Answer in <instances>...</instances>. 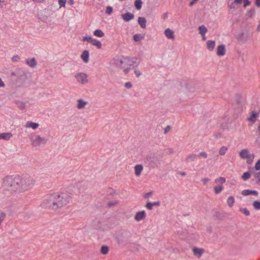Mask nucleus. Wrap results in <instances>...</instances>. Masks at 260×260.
<instances>
[{
	"mask_svg": "<svg viewBox=\"0 0 260 260\" xmlns=\"http://www.w3.org/2000/svg\"><path fill=\"white\" fill-rule=\"evenodd\" d=\"M197 156V155L196 154H191L186 157V161L187 162L194 161L196 159Z\"/></svg>",
	"mask_w": 260,
	"mask_h": 260,
	"instance_id": "obj_28",
	"label": "nucleus"
},
{
	"mask_svg": "<svg viewBox=\"0 0 260 260\" xmlns=\"http://www.w3.org/2000/svg\"><path fill=\"white\" fill-rule=\"evenodd\" d=\"M144 165L149 169H153L160 165V160L157 156L155 155H147L143 159Z\"/></svg>",
	"mask_w": 260,
	"mask_h": 260,
	"instance_id": "obj_3",
	"label": "nucleus"
},
{
	"mask_svg": "<svg viewBox=\"0 0 260 260\" xmlns=\"http://www.w3.org/2000/svg\"><path fill=\"white\" fill-rule=\"evenodd\" d=\"M89 51L87 50H85L83 51L81 58L85 63H87L89 61Z\"/></svg>",
	"mask_w": 260,
	"mask_h": 260,
	"instance_id": "obj_14",
	"label": "nucleus"
},
{
	"mask_svg": "<svg viewBox=\"0 0 260 260\" xmlns=\"http://www.w3.org/2000/svg\"><path fill=\"white\" fill-rule=\"evenodd\" d=\"M66 0H58V3L60 6V8L61 7H64L66 4Z\"/></svg>",
	"mask_w": 260,
	"mask_h": 260,
	"instance_id": "obj_44",
	"label": "nucleus"
},
{
	"mask_svg": "<svg viewBox=\"0 0 260 260\" xmlns=\"http://www.w3.org/2000/svg\"><path fill=\"white\" fill-rule=\"evenodd\" d=\"M202 180L204 184H206L209 181V179L208 178H204L202 179Z\"/></svg>",
	"mask_w": 260,
	"mask_h": 260,
	"instance_id": "obj_55",
	"label": "nucleus"
},
{
	"mask_svg": "<svg viewBox=\"0 0 260 260\" xmlns=\"http://www.w3.org/2000/svg\"><path fill=\"white\" fill-rule=\"evenodd\" d=\"M143 167L142 165L139 164V165H136L135 167V175L137 176H139L141 175V174L143 171Z\"/></svg>",
	"mask_w": 260,
	"mask_h": 260,
	"instance_id": "obj_15",
	"label": "nucleus"
},
{
	"mask_svg": "<svg viewBox=\"0 0 260 260\" xmlns=\"http://www.w3.org/2000/svg\"><path fill=\"white\" fill-rule=\"evenodd\" d=\"M255 4L256 6L258 7H260V0H255Z\"/></svg>",
	"mask_w": 260,
	"mask_h": 260,
	"instance_id": "obj_58",
	"label": "nucleus"
},
{
	"mask_svg": "<svg viewBox=\"0 0 260 260\" xmlns=\"http://www.w3.org/2000/svg\"><path fill=\"white\" fill-rule=\"evenodd\" d=\"M113 8L111 6H107L106 8V13L109 15H110L113 12Z\"/></svg>",
	"mask_w": 260,
	"mask_h": 260,
	"instance_id": "obj_39",
	"label": "nucleus"
},
{
	"mask_svg": "<svg viewBox=\"0 0 260 260\" xmlns=\"http://www.w3.org/2000/svg\"><path fill=\"white\" fill-rule=\"evenodd\" d=\"M5 86V84L4 82L2 81V79L0 78V87H4Z\"/></svg>",
	"mask_w": 260,
	"mask_h": 260,
	"instance_id": "obj_57",
	"label": "nucleus"
},
{
	"mask_svg": "<svg viewBox=\"0 0 260 260\" xmlns=\"http://www.w3.org/2000/svg\"><path fill=\"white\" fill-rule=\"evenodd\" d=\"M54 209L61 208L68 204L71 198L66 194H59L58 193H54Z\"/></svg>",
	"mask_w": 260,
	"mask_h": 260,
	"instance_id": "obj_4",
	"label": "nucleus"
},
{
	"mask_svg": "<svg viewBox=\"0 0 260 260\" xmlns=\"http://www.w3.org/2000/svg\"><path fill=\"white\" fill-rule=\"evenodd\" d=\"M91 43L92 45L96 46L98 49H100L102 47V44L99 40L93 38Z\"/></svg>",
	"mask_w": 260,
	"mask_h": 260,
	"instance_id": "obj_26",
	"label": "nucleus"
},
{
	"mask_svg": "<svg viewBox=\"0 0 260 260\" xmlns=\"http://www.w3.org/2000/svg\"><path fill=\"white\" fill-rule=\"evenodd\" d=\"M146 217V213L144 210L138 212L135 216V219L137 221H140L144 219Z\"/></svg>",
	"mask_w": 260,
	"mask_h": 260,
	"instance_id": "obj_10",
	"label": "nucleus"
},
{
	"mask_svg": "<svg viewBox=\"0 0 260 260\" xmlns=\"http://www.w3.org/2000/svg\"><path fill=\"white\" fill-rule=\"evenodd\" d=\"M204 250L202 248L194 247L193 248V252L194 255L197 256L198 257H200L203 254Z\"/></svg>",
	"mask_w": 260,
	"mask_h": 260,
	"instance_id": "obj_16",
	"label": "nucleus"
},
{
	"mask_svg": "<svg viewBox=\"0 0 260 260\" xmlns=\"http://www.w3.org/2000/svg\"><path fill=\"white\" fill-rule=\"evenodd\" d=\"M241 194L244 196H247L251 194L257 196L258 193L257 191L255 190L245 189L242 191Z\"/></svg>",
	"mask_w": 260,
	"mask_h": 260,
	"instance_id": "obj_13",
	"label": "nucleus"
},
{
	"mask_svg": "<svg viewBox=\"0 0 260 260\" xmlns=\"http://www.w3.org/2000/svg\"><path fill=\"white\" fill-rule=\"evenodd\" d=\"M250 177V173L249 172H244L242 176V178L244 180H247Z\"/></svg>",
	"mask_w": 260,
	"mask_h": 260,
	"instance_id": "obj_38",
	"label": "nucleus"
},
{
	"mask_svg": "<svg viewBox=\"0 0 260 260\" xmlns=\"http://www.w3.org/2000/svg\"><path fill=\"white\" fill-rule=\"evenodd\" d=\"M257 30L259 31H260V22L259 21V24L258 25H257Z\"/></svg>",
	"mask_w": 260,
	"mask_h": 260,
	"instance_id": "obj_63",
	"label": "nucleus"
},
{
	"mask_svg": "<svg viewBox=\"0 0 260 260\" xmlns=\"http://www.w3.org/2000/svg\"><path fill=\"white\" fill-rule=\"evenodd\" d=\"M255 177L257 179V183L260 185V171L256 173Z\"/></svg>",
	"mask_w": 260,
	"mask_h": 260,
	"instance_id": "obj_45",
	"label": "nucleus"
},
{
	"mask_svg": "<svg viewBox=\"0 0 260 260\" xmlns=\"http://www.w3.org/2000/svg\"><path fill=\"white\" fill-rule=\"evenodd\" d=\"M257 115L258 114L257 113L253 112L251 116L248 118V120L251 122H255Z\"/></svg>",
	"mask_w": 260,
	"mask_h": 260,
	"instance_id": "obj_35",
	"label": "nucleus"
},
{
	"mask_svg": "<svg viewBox=\"0 0 260 260\" xmlns=\"http://www.w3.org/2000/svg\"><path fill=\"white\" fill-rule=\"evenodd\" d=\"M240 211L242 212L243 214H244L246 216H248L250 214V212L249 210L245 208H241Z\"/></svg>",
	"mask_w": 260,
	"mask_h": 260,
	"instance_id": "obj_42",
	"label": "nucleus"
},
{
	"mask_svg": "<svg viewBox=\"0 0 260 260\" xmlns=\"http://www.w3.org/2000/svg\"><path fill=\"white\" fill-rule=\"evenodd\" d=\"M20 59V57L18 55H15V56H14L12 58V60L13 61H18V60Z\"/></svg>",
	"mask_w": 260,
	"mask_h": 260,
	"instance_id": "obj_51",
	"label": "nucleus"
},
{
	"mask_svg": "<svg viewBox=\"0 0 260 260\" xmlns=\"http://www.w3.org/2000/svg\"><path fill=\"white\" fill-rule=\"evenodd\" d=\"M165 35L168 39H174V31L170 28H167L165 30Z\"/></svg>",
	"mask_w": 260,
	"mask_h": 260,
	"instance_id": "obj_17",
	"label": "nucleus"
},
{
	"mask_svg": "<svg viewBox=\"0 0 260 260\" xmlns=\"http://www.w3.org/2000/svg\"><path fill=\"white\" fill-rule=\"evenodd\" d=\"M39 126L38 123L33 122L31 121H27L25 124V127L28 128H32L34 129H37Z\"/></svg>",
	"mask_w": 260,
	"mask_h": 260,
	"instance_id": "obj_21",
	"label": "nucleus"
},
{
	"mask_svg": "<svg viewBox=\"0 0 260 260\" xmlns=\"http://www.w3.org/2000/svg\"><path fill=\"white\" fill-rule=\"evenodd\" d=\"M235 4V3H234V2H233V3H232V4L230 5V8H231V9H232V8H235V6H234V4Z\"/></svg>",
	"mask_w": 260,
	"mask_h": 260,
	"instance_id": "obj_62",
	"label": "nucleus"
},
{
	"mask_svg": "<svg viewBox=\"0 0 260 260\" xmlns=\"http://www.w3.org/2000/svg\"><path fill=\"white\" fill-rule=\"evenodd\" d=\"M87 104V102L84 101L83 100L79 99L78 100L77 108L79 109H83Z\"/></svg>",
	"mask_w": 260,
	"mask_h": 260,
	"instance_id": "obj_24",
	"label": "nucleus"
},
{
	"mask_svg": "<svg viewBox=\"0 0 260 260\" xmlns=\"http://www.w3.org/2000/svg\"><path fill=\"white\" fill-rule=\"evenodd\" d=\"M134 15L131 13H126L121 15L122 18L125 21L128 22L134 18Z\"/></svg>",
	"mask_w": 260,
	"mask_h": 260,
	"instance_id": "obj_11",
	"label": "nucleus"
},
{
	"mask_svg": "<svg viewBox=\"0 0 260 260\" xmlns=\"http://www.w3.org/2000/svg\"><path fill=\"white\" fill-rule=\"evenodd\" d=\"M239 155L242 158L247 159L248 164H250L254 157V155L249 154V150L247 149H242L240 152Z\"/></svg>",
	"mask_w": 260,
	"mask_h": 260,
	"instance_id": "obj_7",
	"label": "nucleus"
},
{
	"mask_svg": "<svg viewBox=\"0 0 260 260\" xmlns=\"http://www.w3.org/2000/svg\"><path fill=\"white\" fill-rule=\"evenodd\" d=\"M180 174L182 176H185L186 175V173L185 172H180Z\"/></svg>",
	"mask_w": 260,
	"mask_h": 260,
	"instance_id": "obj_64",
	"label": "nucleus"
},
{
	"mask_svg": "<svg viewBox=\"0 0 260 260\" xmlns=\"http://www.w3.org/2000/svg\"><path fill=\"white\" fill-rule=\"evenodd\" d=\"M134 72H135V74H136V76H137V77H139V76H140L141 75V74H142V73H141V72H140V71H139V70H136V69H135V71H134Z\"/></svg>",
	"mask_w": 260,
	"mask_h": 260,
	"instance_id": "obj_53",
	"label": "nucleus"
},
{
	"mask_svg": "<svg viewBox=\"0 0 260 260\" xmlns=\"http://www.w3.org/2000/svg\"><path fill=\"white\" fill-rule=\"evenodd\" d=\"M152 192H147V193H146L145 194V197H144L146 198H147L148 197H149V196H151V195H152Z\"/></svg>",
	"mask_w": 260,
	"mask_h": 260,
	"instance_id": "obj_60",
	"label": "nucleus"
},
{
	"mask_svg": "<svg viewBox=\"0 0 260 260\" xmlns=\"http://www.w3.org/2000/svg\"><path fill=\"white\" fill-rule=\"evenodd\" d=\"M124 86L127 88H130L132 87V84L130 82H127L125 83Z\"/></svg>",
	"mask_w": 260,
	"mask_h": 260,
	"instance_id": "obj_50",
	"label": "nucleus"
},
{
	"mask_svg": "<svg viewBox=\"0 0 260 260\" xmlns=\"http://www.w3.org/2000/svg\"><path fill=\"white\" fill-rule=\"evenodd\" d=\"M136 58H131L127 56H122L121 58L117 60V64L123 69L125 73H128L132 66L136 64V66L138 65V63L136 62Z\"/></svg>",
	"mask_w": 260,
	"mask_h": 260,
	"instance_id": "obj_2",
	"label": "nucleus"
},
{
	"mask_svg": "<svg viewBox=\"0 0 260 260\" xmlns=\"http://www.w3.org/2000/svg\"><path fill=\"white\" fill-rule=\"evenodd\" d=\"M235 203V198L233 196L229 197L227 199V204L229 207H232Z\"/></svg>",
	"mask_w": 260,
	"mask_h": 260,
	"instance_id": "obj_31",
	"label": "nucleus"
},
{
	"mask_svg": "<svg viewBox=\"0 0 260 260\" xmlns=\"http://www.w3.org/2000/svg\"><path fill=\"white\" fill-rule=\"evenodd\" d=\"M117 203V202L116 201H110V202H108V206L109 207H111L115 205Z\"/></svg>",
	"mask_w": 260,
	"mask_h": 260,
	"instance_id": "obj_47",
	"label": "nucleus"
},
{
	"mask_svg": "<svg viewBox=\"0 0 260 260\" xmlns=\"http://www.w3.org/2000/svg\"><path fill=\"white\" fill-rule=\"evenodd\" d=\"M144 37L141 34H137L133 36V39L135 42H139L144 39Z\"/></svg>",
	"mask_w": 260,
	"mask_h": 260,
	"instance_id": "obj_30",
	"label": "nucleus"
},
{
	"mask_svg": "<svg viewBox=\"0 0 260 260\" xmlns=\"http://www.w3.org/2000/svg\"><path fill=\"white\" fill-rule=\"evenodd\" d=\"M244 1V7H246L247 6H249L250 4V2L249 0H243Z\"/></svg>",
	"mask_w": 260,
	"mask_h": 260,
	"instance_id": "obj_52",
	"label": "nucleus"
},
{
	"mask_svg": "<svg viewBox=\"0 0 260 260\" xmlns=\"http://www.w3.org/2000/svg\"><path fill=\"white\" fill-rule=\"evenodd\" d=\"M138 22L142 28H145L146 26V20L145 18L139 17L138 19Z\"/></svg>",
	"mask_w": 260,
	"mask_h": 260,
	"instance_id": "obj_18",
	"label": "nucleus"
},
{
	"mask_svg": "<svg viewBox=\"0 0 260 260\" xmlns=\"http://www.w3.org/2000/svg\"><path fill=\"white\" fill-rule=\"evenodd\" d=\"M142 2L141 0H136L135 2V6L137 10H140L142 8Z\"/></svg>",
	"mask_w": 260,
	"mask_h": 260,
	"instance_id": "obj_34",
	"label": "nucleus"
},
{
	"mask_svg": "<svg viewBox=\"0 0 260 260\" xmlns=\"http://www.w3.org/2000/svg\"><path fill=\"white\" fill-rule=\"evenodd\" d=\"M93 35L98 37L102 38L105 35L104 33L101 29H96L93 32Z\"/></svg>",
	"mask_w": 260,
	"mask_h": 260,
	"instance_id": "obj_27",
	"label": "nucleus"
},
{
	"mask_svg": "<svg viewBox=\"0 0 260 260\" xmlns=\"http://www.w3.org/2000/svg\"><path fill=\"white\" fill-rule=\"evenodd\" d=\"M168 17V13H165V14H164L163 15V18L164 19H166Z\"/></svg>",
	"mask_w": 260,
	"mask_h": 260,
	"instance_id": "obj_61",
	"label": "nucleus"
},
{
	"mask_svg": "<svg viewBox=\"0 0 260 260\" xmlns=\"http://www.w3.org/2000/svg\"><path fill=\"white\" fill-rule=\"evenodd\" d=\"M31 144L33 146L37 147L41 144H45L46 143V140L42 138L39 135H34L30 137Z\"/></svg>",
	"mask_w": 260,
	"mask_h": 260,
	"instance_id": "obj_6",
	"label": "nucleus"
},
{
	"mask_svg": "<svg viewBox=\"0 0 260 260\" xmlns=\"http://www.w3.org/2000/svg\"><path fill=\"white\" fill-rule=\"evenodd\" d=\"M38 18L42 21H45L47 18L46 16H40V14L38 15Z\"/></svg>",
	"mask_w": 260,
	"mask_h": 260,
	"instance_id": "obj_49",
	"label": "nucleus"
},
{
	"mask_svg": "<svg viewBox=\"0 0 260 260\" xmlns=\"http://www.w3.org/2000/svg\"><path fill=\"white\" fill-rule=\"evenodd\" d=\"M254 208L256 210H260V202L255 201L253 203Z\"/></svg>",
	"mask_w": 260,
	"mask_h": 260,
	"instance_id": "obj_40",
	"label": "nucleus"
},
{
	"mask_svg": "<svg viewBox=\"0 0 260 260\" xmlns=\"http://www.w3.org/2000/svg\"><path fill=\"white\" fill-rule=\"evenodd\" d=\"M242 0H234V3L236 4H240L242 3Z\"/></svg>",
	"mask_w": 260,
	"mask_h": 260,
	"instance_id": "obj_59",
	"label": "nucleus"
},
{
	"mask_svg": "<svg viewBox=\"0 0 260 260\" xmlns=\"http://www.w3.org/2000/svg\"><path fill=\"white\" fill-rule=\"evenodd\" d=\"M26 63L31 68H35L37 65L36 60L35 58L26 59Z\"/></svg>",
	"mask_w": 260,
	"mask_h": 260,
	"instance_id": "obj_20",
	"label": "nucleus"
},
{
	"mask_svg": "<svg viewBox=\"0 0 260 260\" xmlns=\"http://www.w3.org/2000/svg\"><path fill=\"white\" fill-rule=\"evenodd\" d=\"M199 29L200 30V34L203 36H205L207 31V29L204 25L199 26Z\"/></svg>",
	"mask_w": 260,
	"mask_h": 260,
	"instance_id": "obj_32",
	"label": "nucleus"
},
{
	"mask_svg": "<svg viewBox=\"0 0 260 260\" xmlns=\"http://www.w3.org/2000/svg\"><path fill=\"white\" fill-rule=\"evenodd\" d=\"M159 202H148L146 204V207L149 210H151L153 208V206H159L160 205Z\"/></svg>",
	"mask_w": 260,
	"mask_h": 260,
	"instance_id": "obj_22",
	"label": "nucleus"
},
{
	"mask_svg": "<svg viewBox=\"0 0 260 260\" xmlns=\"http://www.w3.org/2000/svg\"><path fill=\"white\" fill-rule=\"evenodd\" d=\"M35 182L30 176H8L4 178L3 186L7 190L23 191L31 188Z\"/></svg>",
	"mask_w": 260,
	"mask_h": 260,
	"instance_id": "obj_1",
	"label": "nucleus"
},
{
	"mask_svg": "<svg viewBox=\"0 0 260 260\" xmlns=\"http://www.w3.org/2000/svg\"><path fill=\"white\" fill-rule=\"evenodd\" d=\"M12 134L11 133H3L0 134V139L9 140L12 137Z\"/></svg>",
	"mask_w": 260,
	"mask_h": 260,
	"instance_id": "obj_19",
	"label": "nucleus"
},
{
	"mask_svg": "<svg viewBox=\"0 0 260 260\" xmlns=\"http://www.w3.org/2000/svg\"><path fill=\"white\" fill-rule=\"evenodd\" d=\"M225 178L222 177H220L219 178H216L215 180V183L218 184H223L225 182Z\"/></svg>",
	"mask_w": 260,
	"mask_h": 260,
	"instance_id": "obj_29",
	"label": "nucleus"
},
{
	"mask_svg": "<svg viewBox=\"0 0 260 260\" xmlns=\"http://www.w3.org/2000/svg\"><path fill=\"white\" fill-rule=\"evenodd\" d=\"M215 42L214 41L208 40L207 42V47L208 50L212 51L215 47Z\"/></svg>",
	"mask_w": 260,
	"mask_h": 260,
	"instance_id": "obj_23",
	"label": "nucleus"
},
{
	"mask_svg": "<svg viewBox=\"0 0 260 260\" xmlns=\"http://www.w3.org/2000/svg\"><path fill=\"white\" fill-rule=\"evenodd\" d=\"M109 251V247L107 246H102L101 249V252L103 254H106Z\"/></svg>",
	"mask_w": 260,
	"mask_h": 260,
	"instance_id": "obj_36",
	"label": "nucleus"
},
{
	"mask_svg": "<svg viewBox=\"0 0 260 260\" xmlns=\"http://www.w3.org/2000/svg\"><path fill=\"white\" fill-rule=\"evenodd\" d=\"M250 37V36L249 33L242 32L239 35L237 38L238 40L241 41V42L245 43L249 39Z\"/></svg>",
	"mask_w": 260,
	"mask_h": 260,
	"instance_id": "obj_9",
	"label": "nucleus"
},
{
	"mask_svg": "<svg viewBox=\"0 0 260 260\" xmlns=\"http://www.w3.org/2000/svg\"><path fill=\"white\" fill-rule=\"evenodd\" d=\"M217 55L219 56H223L225 53V47L223 44L218 46L217 48Z\"/></svg>",
	"mask_w": 260,
	"mask_h": 260,
	"instance_id": "obj_12",
	"label": "nucleus"
},
{
	"mask_svg": "<svg viewBox=\"0 0 260 260\" xmlns=\"http://www.w3.org/2000/svg\"><path fill=\"white\" fill-rule=\"evenodd\" d=\"M255 13V9L254 8L251 9L247 12V15L249 17H252Z\"/></svg>",
	"mask_w": 260,
	"mask_h": 260,
	"instance_id": "obj_43",
	"label": "nucleus"
},
{
	"mask_svg": "<svg viewBox=\"0 0 260 260\" xmlns=\"http://www.w3.org/2000/svg\"><path fill=\"white\" fill-rule=\"evenodd\" d=\"M54 197L53 194L47 195L43 200L41 206L46 208H52L54 209Z\"/></svg>",
	"mask_w": 260,
	"mask_h": 260,
	"instance_id": "obj_5",
	"label": "nucleus"
},
{
	"mask_svg": "<svg viewBox=\"0 0 260 260\" xmlns=\"http://www.w3.org/2000/svg\"><path fill=\"white\" fill-rule=\"evenodd\" d=\"M199 156H202L205 158H207V154L206 152H204V151H203V152H200L199 155Z\"/></svg>",
	"mask_w": 260,
	"mask_h": 260,
	"instance_id": "obj_48",
	"label": "nucleus"
},
{
	"mask_svg": "<svg viewBox=\"0 0 260 260\" xmlns=\"http://www.w3.org/2000/svg\"><path fill=\"white\" fill-rule=\"evenodd\" d=\"M171 129V127L169 125H168L165 128V130H164V133L165 134H166L168 131H170V129Z\"/></svg>",
	"mask_w": 260,
	"mask_h": 260,
	"instance_id": "obj_56",
	"label": "nucleus"
},
{
	"mask_svg": "<svg viewBox=\"0 0 260 260\" xmlns=\"http://www.w3.org/2000/svg\"><path fill=\"white\" fill-rule=\"evenodd\" d=\"M228 150V148L225 146H222L219 151V154L221 155H223L225 154L226 151Z\"/></svg>",
	"mask_w": 260,
	"mask_h": 260,
	"instance_id": "obj_37",
	"label": "nucleus"
},
{
	"mask_svg": "<svg viewBox=\"0 0 260 260\" xmlns=\"http://www.w3.org/2000/svg\"><path fill=\"white\" fill-rule=\"evenodd\" d=\"M5 0H0V8H2L5 6Z\"/></svg>",
	"mask_w": 260,
	"mask_h": 260,
	"instance_id": "obj_54",
	"label": "nucleus"
},
{
	"mask_svg": "<svg viewBox=\"0 0 260 260\" xmlns=\"http://www.w3.org/2000/svg\"><path fill=\"white\" fill-rule=\"evenodd\" d=\"M15 103L20 110H24L25 108V104L20 101H15Z\"/></svg>",
	"mask_w": 260,
	"mask_h": 260,
	"instance_id": "obj_25",
	"label": "nucleus"
},
{
	"mask_svg": "<svg viewBox=\"0 0 260 260\" xmlns=\"http://www.w3.org/2000/svg\"><path fill=\"white\" fill-rule=\"evenodd\" d=\"M254 168L256 170H260V159L256 162Z\"/></svg>",
	"mask_w": 260,
	"mask_h": 260,
	"instance_id": "obj_46",
	"label": "nucleus"
},
{
	"mask_svg": "<svg viewBox=\"0 0 260 260\" xmlns=\"http://www.w3.org/2000/svg\"><path fill=\"white\" fill-rule=\"evenodd\" d=\"M92 39H93V38L90 36H85V37H83L82 41H83V42L87 41L88 42L91 43Z\"/></svg>",
	"mask_w": 260,
	"mask_h": 260,
	"instance_id": "obj_41",
	"label": "nucleus"
},
{
	"mask_svg": "<svg viewBox=\"0 0 260 260\" xmlns=\"http://www.w3.org/2000/svg\"><path fill=\"white\" fill-rule=\"evenodd\" d=\"M223 189V187L221 185L215 186L214 187V191L216 194L220 193Z\"/></svg>",
	"mask_w": 260,
	"mask_h": 260,
	"instance_id": "obj_33",
	"label": "nucleus"
},
{
	"mask_svg": "<svg viewBox=\"0 0 260 260\" xmlns=\"http://www.w3.org/2000/svg\"><path fill=\"white\" fill-rule=\"evenodd\" d=\"M75 78L78 82L82 84H84L88 82L87 75L84 73H79L77 74L75 76Z\"/></svg>",
	"mask_w": 260,
	"mask_h": 260,
	"instance_id": "obj_8",
	"label": "nucleus"
}]
</instances>
